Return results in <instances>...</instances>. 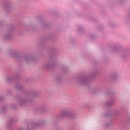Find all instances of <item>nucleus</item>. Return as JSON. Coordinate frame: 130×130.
I'll return each mask as SVG.
<instances>
[{
	"mask_svg": "<svg viewBox=\"0 0 130 130\" xmlns=\"http://www.w3.org/2000/svg\"><path fill=\"white\" fill-rule=\"evenodd\" d=\"M60 116L61 118L63 117H70L72 116V113L71 111L68 110H63L61 111Z\"/></svg>",
	"mask_w": 130,
	"mask_h": 130,
	"instance_id": "f257e3e1",
	"label": "nucleus"
},
{
	"mask_svg": "<svg viewBox=\"0 0 130 130\" xmlns=\"http://www.w3.org/2000/svg\"><path fill=\"white\" fill-rule=\"evenodd\" d=\"M27 130H33V123H29Z\"/></svg>",
	"mask_w": 130,
	"mask_h": 130,
	"instance_id": "f03ea898",
	"label": "nucleus"
},
{
	"mask_svg": "<svg viewBox=\"0 0 130 130\" xmlns=\"http://www.w3.org/2000/svg\"><path fill=\"white\" fill-rule=\"evenodd\" d=\"M46 110V107L44 106L39 109V111H45Z\"/></svg>",
	"mask_w": 130,
	"mask_h": 130,
	"instance_id": "7ed1b4c3",
	"label": "nucleus"
},
{
	"mask_svg": "<svg viewBox=\"0 0 130 130\" xmlns=\"http://www.w3.org/2000/svg\"><path fill=\"white\" fill-rule=\"evenodd\" d=\"M34 97H36V96H38V92L37 91H34Z\"/></svg>",
	"mask_w": 130,
	"mask_h": 130,
	"instance_id": "20e7f679",
	"label": "nucleus"
},
{
	"mask_svg": "<svg viewBox=\"0 0 130 130\" xmlns=\"http://www.w3.org/2000/svg\"><path fill=\"white\" fill-rule=\"evenodd\" d=\"M25 104V102L23 101H20V105H23V104Z\"/></svg>",
	"mask_w": 130,
	"mask_h": 130,
	"instance_id": "39448f33",
	"label": "nucleus"
},
{
	"mask_svg": "<svg viewBox=\"0 0 130 130\" xmlns=\"http://www.w3.org/2000/svg\"><path fill=\"white\" fill-rule=\"evenodd\" d=\"M11 55H12V56H13V57H16V55H17V53H13Z\"/></svg>",
	"mask_w": 130,
	"mask_h": 130,
	"instance_id": "423d86ee",
	"label": "nucleus"
},
{
	"mask_svg": "<svg viewBox=\"0 0 130 130\" xmlns=\"http://www.w3.org/2000/svg\"><path fill=\"white\" fill-rule=\"evenodd\" d=\"M7 81H8V82H10V81H12V78H11V77L8 78H7Z\"/></svg>",
	"mask_w": 130,
	"mask_h": 130,
	"instance_id": "0eeeda50",
	"label": "nucleus"
},
{
	"mask_svg": "<svg viewBox=\"0 0 130 130\" xmlns=\"http://www.w3.org/2000/svg\"><path fill=\"white\" fill-rule=\"evenodd\" d=\"M12 121H10L9 122V123H11V124H12Z\"/></svg>",
	"mask_w": 130,
	"mask_h": 130,
	"instance_id": "6e6552de",
	"label": "nucleus"
},
{
	"mask_svg": "<svg viewBox=\"0 0 130 130\" xmlns=\"http://www.w3.org/2000/svg\"><path fill=\"white\" fill-rule=\"evenodd\" d=\"M7 126H8V127H10V124H8V125H7Z\"/></svg>",
	"mask_w": 130,
	"mask_h": 130,
	"instance_id": "1a4fd4ad",
	"label": "nucleus"
},
{
	"mask_svg": "<svg viewBox=\"0 0 130 130\" xmlns=\"http://www.w3.org/2000/svg\"><path fill=\"white\" fill-rule=\"evenodd\" d=\"M36 125V124L35 123H34V126Z\"/></svg>",
	"mask_w": 130,
	"mask_h": 130,
	"instance_id": "9d476101",
	"label": "nucleus"
},
{
	"mask_svg": "<svg viewBox=\"0 0 130 130\" xmlns=\"http://www.w3.org/2000/svg\"><path fill=\"white\" fill-rule=\"evenodd\" d=\"M106 125H107H107H108V124H106Z\"/></svg>",
	"mask_w": 130,
	"mask_h": 130,
	"instance_id": "9b49d317",
	"label": "nucleus"
},
{
	"mask_svg": "<svg viewBox=\"0 0 130 130\" xmlns=\"http://www.w3.org/2000/svg\"><path fill=\"white\" fill-rule=\"evenodd\" d=\"M18 130H21V129H19Z\"/></svg>",
	"mask_w": 130,
	"mask_h": 130,
	"instance_id": "f8f14e48",
	"label": "nucleus"
}]
</instances>
